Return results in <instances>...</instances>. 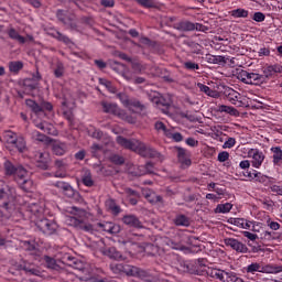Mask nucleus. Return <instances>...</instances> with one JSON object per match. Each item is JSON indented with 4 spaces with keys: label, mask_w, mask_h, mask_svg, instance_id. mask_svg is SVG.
Returning a JSON list of instances; mask_svg holds the SVG:
<instances>
[{
    "label": "nucleus",
    "mask_w": 282,
    "mask_h": 282,
    "mask_svg": "<svg viewBox=\"0 0 282 282\" xmlns=\"http://www.w3.org/2000/svg\"><path fill=\"white\" fill-rule=\"evenodd\" d=\"M68 215L65 216L66 226L76 228V230H83L84 232H93L94 225L89 221V213L78 207H69L67 209Z\"/></svg>",
    "instance_id": "1"
},
{
    "label": "nucleus",
    "mask_w": 282,
    "mask_h": 282,
    "mask_svg": "<svg viewBox=\"0 0 282 282\" xmlns=\"http://www.w3.org/2000/svg\"><path fill=\"white\" fill-rule=\"evenodd\" d=\"M110 270L113 274H126L127 276H138L141 281L151 282L152 276L142 269L133 267L131 264L111 263Z\"/></svg>",
    "instance_id": "2"
},
{
    "label": "nucleus",
    "mask_w": 282,
    "mask_h": 282,
    "mask_svg": "<svg viewBox=\"0 0 282 282\" xmlns=\"http://www.w3.org/2000/svg\"><path fill=\"white\" fill-rule=\"evenodd\" d=\"M121 147H123V149L134 151V153H138L142 158H158L159 162H162L164 160V156H162L160 152L151 148H147V145H144V143L142 142H122Z\"/></svg>",
    "instance_id": "3"
},
{
    "label": "nucleus",
    "mask_w": 282,
    "mask_h": 282,
    "mask_svg": "<svg viewBox=\"0 0 282 282\" xmlns=\"http://www.w3.org/2000/svg\"><path fill=\"white\" fill-rule=\"evenodd\" d=\"M15 197L17 193L14 188L8 187L3 181H0V206L4 208V210H9V213L14 210V208H17Z\"/></svg>",
    "instance_id": "4"
},
{
    "label": "nucleus",
    "mask_w": 282,
    "mask_h": 282,
    "mask_svg": "<svg viewBox=\"0 0 282 282\" xmlns=\"http://www.w3.org/2000/svg\"><path fill=\"white\" fill-rule=\"evenodd\" d=\"M246 272L248 274H256V272H260L262 274H278V272H282V264L272 267L270 264L263 265L261 262H253L246 267Z\"/></svg>",
    "instance_id": "5"
},
{
    "label": "nucleus",
    "mask_w": 282,
    "mask_h": 282,
    "mask_svg": "<svg viewBox=\"0 0 282 282\" xmlns=\"http://www.w3.org/2000/svg\"><path fill=\"white\" fill-rule=\"evenodd\" d=\"M224 96L226 100L231 105H235V107H248V98L234 88H225Z\"/></svg>",
    "instance_id": "6"
},
{
    "label": "nucleus",
    "mask_w": 282,
    "mask_h": 282,
    "mask_svg": "<svg viewBox=\"0 0 282 282\" xmlns=\"http://www.w3.org/2000/svg\"><path fill=\"white\" fill-rule=\"evenodd\" d=\"M56 17L63 25L68 28V30H74L78 32V22L76 20V14L65 11V10H57Z\"/></svg>",
    "instance_id": "7"
},
{
    "label": "nucleus",
    "mask_w": 282,
    "mask_h": 282,
    "mask_svg": "<svg viewBox=\"0 0 282 282\" xmlns=\"http://www.w3.org/2000/svg\"><path fill=\"white\" fill-rule=\"evenodd\" d=\"M37 129H41V132H37V142H56V140L47 137V135H54L56 133V129L52 123H47L46 121L41 122L37 124Z\"/></svg>",
    "instance_id": "8"
},
{
    "label": "nucleus",
    "mask_w": 282,
    "mask_h": 282,
    "mask_svg": "<svg viewBox=\"0 0 282 282\" xmlns=\"http://www.w3.org/2000/svg\"><path fill=\"white\" fill-rule=\"evenodd\" d=\"M15 177V182L25 191L26 193H30L32 191V181L28 180V171L23 167H17L15 174H13Z\"/></svg>",
    "instance_id": "9"
},
{
    "label": "nucleus",
    "mask_w": 282,
    "mask_h": 282,
    "mask_svg": "<svg viewBox=\"0 0 282 282\" xmlns=\"http://www.w3.org/2000/svg\"><path fill=\"white\" fill-rule=\"evenodd\" d=\"M37 228L43 235H54L58 230V224L54 220L43 218L37 220Z\"/></svg>",
    "instance_id": "10"
},
{
    "label": "nucleus",
    "mask_w": 282,
    "mask_h": 282,
    "mask_svg": "<svg viewBox=\"0 0 282 282\" xmlns=\"http://www.w3.org/2000/svg\"><path fill=\"white\" fill-rule=\"evenodd\" d=\"M224 243L225 246H227V248H231L232 250L241 254H246V252H248V246H246L243 242L239 241L238 239L225 238Z\"/></svg>",
    "instance_id": "11"
},
{
    "label": "nucleus",
    "mask_w": 282,
    "mask_h": 282,
    "mask_svg": "<svg viewBox=\"0 0 282 282\" xmlns=\"http://www.w3.org/2000/svg\"><path fill=\"white\" fill-rule=\"evenodd\" d=\"M96 230H98V232H108L109 235H118L121 228H120V225L105 221V223H98Z\"/></svg>",
    "instance_id": "12"
},
{
    "label": "nucleus",
    "mask_w": 282,
    "mask_h": 282,
    "mask_svg": "<svg viewBox=\"0 0 282 282\" xmlns=\"http://www.w3.org/2000/svg\"><path fill=\"white\" fill-rule=\"evenodd\" d=\"M151 101L153 102V105H156V107L161 109L163 113H169V109L171 107V100L164 98L163 96L154 95L153 97H151Z\"/></svg>",
    "instance_id": "13"
},
{
    "label": "nucleus",
    "mask_w": 282,
    "mask_h": 282,
    "mask_svg": "<svg viewBox=\"0 0 282 282\" xmlns=\"http://www.w3.org/2000/svg\"><path fill=\"white\" fill-rule=\"evenodd\" d=\"M177 159L182 169H188V166L193 164L191 161V152H186V150L182 148H177Z\"/></svg>",
    "instance_id": "14"
},
{
    "label": "nucleus",
    "mask_w": 282,
    "mask_h": 282,
    "mask_svg": "<svg viewBox=\"0 0 282 282\" xmlns=\"http://www.w3.org/2000/svg\"><path fill=\"white\" fill-rule=\"evenodd\" d=\"M46 34H48V36H52L53 39H56V41H58L59 43H64V45H72V40L69 39V36L61 33L56 29H48Z\"/></svg>",
    "instance_id": "15"
},
{
    "label": "nucleus",
    "mask_w": 282,
    "mask_h": 282,
    "mask_svg": "<svg viewBox=\"0 0 282 282\" xmlns=\"http://www.w3.org/2000/svg\"><path fill=\"white\" fill-rule=\"evenodd\" d=\"M275 74H282L281 64H274L264 67L262 74L264 82L268 80V78H272V76H274Z\"/></svg>",
    "instance_id": "16"
},
{
    "label": "nucleus",
    "mask_w": 282,
    "mask_h": 282,
    "mask_svg": "<svg viewBox=\"0 0 282 282\" xmlns=\"http://www.w3.org/2000/svg\"><path fill=\"white\" fill-rule=\"evenodd\" d=\"M104 113H111L112 116H118L120 113V108L117 104L109 102L106 100L100 101Z\"/></svg>",
    "instance_id": "17"
},
{
    "label": "nucleus",
    "mask_w": 282,
    "mask_h": 282,
    "mask_svg": "<svg viewBox=\"0 0 282 282\" xmlns=\"http://www.w3.org/2000/svg\"><path fill=\"white\" fill-rule=\"evenodd\" d=\"M229 224L237 226V228H242L243 230H250L254 226V221H250L246 218H230Z\"/></svg>",
    "instance_id": "18"
},
{
    "label": "nucleus",
    "mask_w": 282,
    "mask_h": 282,
    "mask_svg": "<svg viewBox=\"0 0 282 282\" xmlns=\"http://www.w3.org/2000/svg\"><path fill=\"white\" fill-rule=\"evenodd\" d=\"M128 109L132 113H144V111H147V105L135 98H131Z\"/></svg>",
    "instance_id": "19"
},
{
    "label": "nucleus",
    "mask_w": 282,
    "mask_h": 282,
    "mask_svg": "<svg viewBox=\"0 0 282 282\" xmlns=\"http://www.w3.org/2000/svg\"><path fill=\"white\" fill-rule=\"evenodd\" d=\"M54 111V106L52 102L41 100L40 102L36 104V113L37 116H41V113H44V116H47V112Z\"/></svg>",
    "instance_id": "20"
},
{
    "label": "nucleus",
    "mask_w": 282,
    "mask_h": 282,
    "mask_svg": "<svg viewBox=\"0 0 282 282\" xmlns=\"http://www.w3.org/2000/svg\"><path fill=\"white\" fill-rule=\"evenodd\" d=\"M251 155V166H253V169H260L263 164V160H265V155H263V152H259V150H252Z\"/></svg>",
    "instance_id": "21"
},
{
    "label": "nucleus",
    "mask_w": 282,
    "mask_h": 282,
    "mask_svg": "<svg viewBox=\"0 0 282 282\" xmlns=\"http://www.w3.org/2000/svg\"><path fill=\"white\" fill-rule=\"evenodd\" d=\"M175 30H178V32H194L195 31V23L188 21V20H183L174 25Z\"/></svg>",
    "instance_id": "22"
},
{
    "label": "nucleus",
    "mask_w": 282,
    "mask_h": 282,
    "mask_svg": "<svg viewBox=\"0 0 282 282\" xmlns=\"http://www.w3.org/2000/svg\"><path fill=\"white\" fill-rule=\"evenodd\" d=\"M102 254H105V257H109V259H115L116 261H124L122 253H120V251H118V249L115 247L104 249Z\"/></svg>",
    "instance_id": "23"
},
{
    "label": "nucleus",
    "mask_w": 282,
    "mask_h": 282,
    "mask_svg": "<svg viewBox=\"0 0 282 282\" xmlns=\"http://www.w3.org/2000/svg\"><path fill=\"white\" fill-rule=\"evenodd\" d=\"M204 58L210 65H226V57L223 55L206 54Z\"/></svg>",
    "instance_id": "24"
},
{
    "label": "nucleus",
    "mask_w": 282,
    "mask_h": 282,
    "mask_svg": "<svg viewBox=\"0 0 282 282\" xmlns=\"http://www.w3.org/2000/svg\"><path fill=\"white\" fill-rule=\"evenodd\" d=\"M142 195L150 202V204H155V202H162V196H158L155 192L151 189L143 188Z\"/></svg>",
    "instance_id": "25"
},
{
    "label": "nucleus",
    "mask_w": 282,
    "mask_h": 282,
    "mask_svg": "<svg viewBox=\"0 0 282 282\" xmlns=\"http://www.w3.org/2000/svg\"><path fill=\"white\" fill-rule=\"evenodd\" d=\"M122 221L126 224V226H131L132 228H142V223H140L138 217L133 215L124 216Z\"/></svg>",
    "instance_id": "26"
},
{
    "label": "nucleus",
    "mask_w": 282,
    "mask_h": 282,
    "mask_svg": "<svg viewBox=\"0 0 282 282\" xmlns=\"http://www.w3.org/2000/svg\"><path fill=\"white\" fill-rule=\"evenodd\" d=\"M265 83V77L258 73H249V85H263Z\"/></svg>",
    "instance_id": "27"
},
{
    "label": "nucleus",
    "mask_w": 282,
    "mask_h": 282,
    "mask_svg": "<svg viewBox=\"0 0 282 282\" xmlns=\"http://www.w3.org/2000/svg\"><path fill=\"white\" fill-rule=\"evenodd\" d=\"M50 166V154L47 152L40 153V160L37 161V169L46 171Z\"/></svg>",
    "instance_id": "28"
},
{
    "label": "nucleus",
    "mask_w": 282,
    "mask_h": 282,
    "mask_svg": "<svg viewBox=\"0 0 282 282\" xmlns=\"http://www.w3.org/2000/svg\"><path fill=\"white\" fill-rule=\"evenodd\" d=\"M165 138H167L169 140H173L174 142H182V140H184V135L175 131V129H169L167 131H165Z\"/></svg>",
    "instance_id": "29"
},
{
    "label": "nucleus",
    "mask_w": 282,
    "mask_h": 282,
    "mask_svg": "<svg viewBox=\"0 0 282 282\" xmlns=\"http://www.w3.org/2000/svg\"><path fill=\"white\" fill-rule=\"evenodd\" d=\"M218 111L220 113H228L229 116H234L235 118L239 116V110H237L235 107L227 106V105L218 106Z\"/></svg>",
    "instance_id": "30"
},
{
    "label": "nucleus",
    "mask_w": 282,
    "mask_h": 282,
    "mask_svg": "<svg viewBox=\"0 0 282 282\" xmlns=\"http://www.w3.org/2000/svg\"><path fill=\"white\" fill-rule=\"evenodd\" d=\"M207 274L212 279H216L217 281H223L224 282V276L226 274V271L220 270V269H208Z\"/></svg>",
    "instance_id": "31"
},
{
    "label": "nucleus",
    "mask_w": 282,
    "mask_h": 282,
    "mask_svg": "<svg viewBox=\"0 0 282 282\" xmlns=\"http://www.w3.org/2000/svg\"><path fill=\"white\" fill-rule=\"evenodd\" d=\"M230 210H232V204L225 203V204H218L216 206V208L214 209V213L216 215H219V214L226 215V214L230 213Z\"/></svg>",
    "instance_id": "32"
},
{
    "label": "nucleus",
    "mask_w": 282,
    "mask_h": 282,
    "mask_svg": "<svg viewBox=\"0 0 282 282\" xmlns=\"http://www.w3.org/2000/svg\"><path fill=\"white\" fill-rule=\"evenodd\" d=\"M250 14V12L246 9H234L230 11V17H232L234 19H248V15Z\"/></svg>",
    "instance_id": "33"
},
{
    "label": "nucleus",
    "mask_w": 282,
    "mask_h": 282,
    "mask_svg": "<svg viewBox=\"0 0 282 282\" xmlns=\"http://www.w3.org/2000/svg\"><path fill=\"white\" fill-rule=\"evenodd\" d=\"M198 88L210 98H219V91L210 89V87H208L207 85L199 83Z\"/></svg>",
    "instance_id": "34"
},
{
    "label": "nucleus",
    "mask_w": 282,
    "mask_h": 282,
    "mask_svg": "<svg viewBox=\"0 0 282 282\" xmlns=\"http://www.w3.org/2000/svg\"><path fill=\"white\" fill-rule=\"evenodd\" d=\"M236 77L241 83H245V85H249L250 82V73L248 70L243 69H237L236 70Z\"/></svg>",
    "instance_id": "35"
},
{
    "label": "nucleus",
    "mask_w": 282,
    "mask_h": 282,
    "mask_svg": "<svg viewBox=\"0 0 282 282\" xmlns=\"http://www.w3.org/2000/svg\"><path fill=\"white\" fill-rule=\"evenodd\" d=\"M126 194L128 195V200L130 202V204L132 206H135V204H138V199H140V193L131 188H127Z\"/></svg>",
    "instance_id": "36"
},
{
    "label": "nucleus",
    "mask_w": 282,
    "mask_h": 282,
    "mask_svg": "<svg viewBox=\"0 0 282 282\" xmlns=\"http://www.w3.org/2000/svg\"><path fill=\"white\" fill-rule=\"evenodd\" d=\"M21 69H23V62L15 61L9 63V72H11V74H19Z\"/></svg>",
    "instance_id": "37"
},
{
    "label": "nucleus",
    "mask_w": 282,
    "mask_h": 282,
    "mask_svg": "<svg viewBox=\"0 0 282 282\" xmlns=\"http://www.w3.org/2000/svg\"><path fill=\"white\" fill-rule=\"evenodd\" d=\"M99 85H102L104 87H106V89H108V91L110 94H116V91H118V89L116 88V86H113V84L111 83V80L106 79V78H99Z\"/></svg>",
    "instance_id": "38"
},
{
    "label": "nucleus",
    "mask_w": 282,
    "mask_h": 282,
    "mask_svg": "<svg viewBox=\"0 0 282 282\" xmlns=\"http://www.w3.org/2000/svg\"><path fill=\"white\" fill-rule=\"evenodd\" d=\"M118 118H120L121 120H124L126 122H129V124H135V118H133V116L127 113V111L124 110H119V115H117Z\"/></svg>",
    "instance_id": "39"
},
{
    "label": "nucleus",
    "mask_w": 282,
    "mask_h": 282,
    "mask_svg": "<svg viewBox=\"0 0 282 282\" xmlns=\"http://www.w3.org/2000/svg\"><path fill=\"white\" fill-rule=\"evenodd\" d=\"M186 45L192 54H202V45L199 43L189 41L186 43Z\"/></svg>",
    "instance_id": "40"
},
{
    "label": "nucleus",
    "mask_w": 282,
    "mask_h": 282,
    "mask_svg": "<svg viewBox=\"0 0 282 282\" xmlns=\"http://www.w3.org/2000/svg\"><path fill=\"white\" fill-rule=\"evenodd\" d=\"M1 140H3V142H17V133L11 130H7L3 132Z\"/></svg>",
    "instance_id": "41"
},
{
    "label": "nucleus",
    "mask_w": 282,
    "mask_h": 282,
    "mask_svg": "<svg viewBox=\"0 0 282 282\" xmlns=\"http://www.w3.org/2000/svg\"><path fill=\"white\" fill-rule=\"evenodd\" d=\"M260 238L262 241H274V239H278L279 237L274 231H262Z\"/></svg>",
    "instance_id": "42"
},
{
    "label": "nucleus",
    "mask_w": 282,
    "mask_h": 282,
    "mask_svg": "<svg viewBox=\"0 0 282 282\" xmlns=\"http://www.w3.org/2000/svg\"><path fill=\"white\" fill-rule=\"evenodd\" d=\"M174 224L176 226H191V220L188 219V217L184 216V215H178L176 216Z\"/></svg>",
    "instance_id": "43"
},
{
    "label": "nucleus",
    "mask_w": 282,
    "mask_h": 282,
    "mask_svg": "<svg viewBox=\"0 0 282 282\" xmlns=\"http://www.w3.org/2000/svg\"><path fill=\"white\" fill-rule=\"evenodd\" d=\"M8 35L13 40V41H18V43H25V37L21 36V34H19V32H17V30L14 29H10L8 31Z\"/></svg>",
    "instance_id": "44"
},
{
    "label": "nucleus",
    "mask_w": 282,
    "mask_h": 282,
    "mask_svg": "<svg viewBox=\"0 0 282 282\" xmlns=\"http://www.w3.org/2000/svg\"><path fill=\"white\" fill-rule=\"evenodd\" d=\"M82 182H83L84 186H88L89 188H91V186H94V180L91 178L90 171L85 172V174L82 177Z\"/></svg>",
    "instance_id": "45"
},
{
    "label": "nucleus",
    "mask_w": 282,
    "mask_h": 282,
    "mask_svg": "<svg viewBox=\"0 0 282 282\" xmlns=\"http://www.w3.org/2000/svg\"><path fill=\"white\" fill-rule=\"evenodd\" d=\"M68 261H70L69 265L70 268H74V270H83L85 268L83 261L76 258L68 257Z\"/></svg>",
    "instance_id": "46"
},
{
    "label": "nucleus",
    "mask_w": 282,
    "mask_h": 282,
    "mask_svg": "<svg viewBox=\"0 0 282 282\" xmlns=\"http://www.w3.org/2000/svg\"><path fill=\"white\" fill-rule=\"evenodd\" d=\"M239 278L237 276V273L230 271V272H226L225 271V275L223 278V282H239Z\"/></svg>",
    "instance_id": "47"
},
{
    "label": "nucleus",
    "mask_w": 282,
    "mask_h": 282,
    "mask_svg": "<svg viewBox=\"0 0 282 282\" xmlns=\"http://www.w3.org/2000/svg\"><path fill=\"white\" fill-rule=\"evenodd\" d=\"M117 98H119L120 102L128 109L129 105H131V98H129V95L124 93L117 94Z\"/></svg>",
    "instance_id": "48"
},
{
    "label": "nucleus",
    "mask_w": 282,
    "mask_h": 282,
    "mask_svg": "<svg viewBox=\"0 0 282 282\" xmlns=\"http://www.w3.org/2000/svg\"><path fill=\"white\" fill-rule=\"evenodd\" d=\"M273 153V162L274 164H279V162H282V150L281 148H272L271 149Z\"/></svg>",
    "instance_id": "49"
},
{
    "label": "nucleus",
    "mask_w": 282,
    "mask_h": 282,
    "mask_svg": "<svg viewBox=\"0 0 282 282\" xmlns=\"http://www.w3.org/2000/svg\"><path fill=\"white\" fill-rule=\"evenodd\" d=\"M184 69H187V72H197L199 69V64L195 62L187 61L183 63Z\"/></svg>",
    "instance_id": "50"
},
{
    "label": "nucleus",
    "mask_w": 282,
    "mask_h": 282,
    "mask_svg": "<svg viewBox=\"0 0 282 282\" xmlns=\"http://www.w3.org/2000/svg\"><path fill=\"white\" fill-rule=\"evenodd\" d=\"M140 239L139 236L133 235V234H129L128 235V239L123 240L124 246H127V243H131V246H137V248H140V246H138V240Z\"/></svg>",
    "instance_id": "51"
},
{
    "label": "nucleus",
    "mask_w": 282,
    "mask_h": 282,
    "mask_svg": "<svg viewBox=\"0 0 282 282\" xmlns=\"http://www.w3.org/2000/svg\"><path fill=\"white\" fill-rule=\"evenodd\" d=\"M65 74V66L63 63L58 62L56 65V68L54 69V76L55 78H63V75Z\"/></svg>",
    "instance_id": "52"
},
{
    "label": "nucleus",
    "mask_w": 282,
    "mask_h": 282,
    "mask_svg": "<svg viewBox=\"0 0 282 282\" xmlns=\"http://www.w3.org/2000/svg\"><path fill=\"white\" fill-rule=\"evenodd\" d=\"M253 182H259L260 184H265L268 182V176L261 174V172L256 171L253 175Z\"/></svg>",
    "instance_id": "53"
},
{
    "label": "nucleus",
    "mask_w": 282,
    "mask_h": 282,
    "mask_svg": "<svg viewBox=\"0 0 282 282\" xmlns=\"http://www.w3.org/2000/svg\"><path fill=\"white\" fill-rule=\"evenodd\" d=\"M53 153L55 155H65V147H63V143H55L53 145Z\"/></svg>",
    "instance_id": "54"
},
{
    "label": "nucleus",
    "mask_w": 282,
    "mask_h": 282,
    "mask_svg": "<svg viewBox=\"0 0 282 282\" xmlns=\"http://www.w3.org/2000/svg\"><path fill=\"white\" fill-rule=\"evenodd\" d=\"M4 169H6L7 175H15L17 173V167H14V165H12L10 161L4 162Z\"/></svg>",
    "instance_id": "55"
},
{
    "label": "nucleus",
    "mask_w": 282,
    "mask_h": 282,
    "mask_svg": "<svg viewBox=\"0 0 282 282\" xmlns=\"http://www.w3.org/2000/svg\"><path fill=\"white\" fill-rule=\"evenodd\" d=\"M44 261L46 263V267L50 268L51 270H56V268H58V265L56 264V260L53 258L45 256Z\"/></svg>",
    "instance_id": "56"
},
{
    "label": "nucleus",
    "mask_w": 282,
    "mask_h": 282,
    "mask_svg": "<svg viewBox=\"0 0 282 282\" xmlns=\"http://www.w3.org/2000/svg\"><path fill=\"white\" fill-rule=\"evenodd\" d=\"M252 20L256 21V23H263V21H265V14L261 11L254 12Z\"/></svg>",
    "instance_id": "57"
},
{
    "label": "nucleus",
    "mask_w": 282,
    "mask_h": 282,
    "mask_svg": "<svg viewBox=\"0 0 282 282\" xmlns=\"http://www.w3.org/2000/svg\"><path fill=\"white\" fill-rule=\"evenodd\" d=\"M270 189L272 193H275V195H281L282 196V182H278L275 184H272L270 186Z\"/></svg>",
    "instance_id": "58"
},
{
    "label": "nucleus",
    "mask_w": 282,
    "mask_h": 282,
    "mask_svg": "<svg viewBox=\"0 0 282 282\" xmlns=\"http://www.w3.org/2000/svg\"><path fill=\"white\" fill-rule=\"evenodd\" d=\"M89 135L91 138H94L95 140H102V131L98 130V129H93L88 131Z\"/></svg>",
    "instance_id": "59"
},
{
    "label": "nucleus",
    "mask_w": 282,
    "mask_h": 282,
    "mask_svg": "<svg viewBox=\"0 0 282 282\" xmlns=\"http://www.w3.org/2000/svg\"><path fill=\"white\" fill-rule=\"evenodd\" d=\"M217 138H219V142H235L234 138L228 137L227 134H224V132H217Z\"/></svg>",
    "instance_id": "60"
},
{
    "label": "nucleus",
    "mask_w": 282,
    "mask_h": 282,
    "mask_svg": "<svg viewBox=\"0 0 282 282\" xmlns=\"http://www.w3.org/2000/svg\"><path fill=\"white\" fill-rule=\"evenodd\" d=\"M154 128L156 129V131H162L164 135H166V131H169V129L166 128V124H164V122L162 121H158L154 124Z\"/></svg>",
    "instance_id": "61"
},
{
    "label": "nucleus",
    "mask_w": 282,
    "mask_h": 282,
    "mask_svg": "<svg viewBox=\"0 0 282 282\" xmlns=\"http://www.w3.org/2000/svg\"><path fill=\"white\" fill-rule=\"evenodd\" d=\"M194 30H196V32H208V30H210L209 26L204 25L202 23H194Z\"/></svg>",
    "instance_id": "62"
},
{
    "label": "nucleus",
    "mask_w": 282,
    "mask_h": 282,
    "mask_svg": "<svg viewBox=\"0 0 282 282\" xmlns=\"http://www.w3.org/2000/svg\"><path fill=\"white\" fill-rule=\"evenodd\" d=\"M110 162H113V164H124V158L118 154H113L112 156H110Z\"/></svg>",
    "instance_id": "63"
},
{
    "label": "nucleus",
    "mask_w": 282,
    "mask_h": 282,
    "mask_svg": "<svg viewBox=\"0 0 282 282\" xmlns=\"http://www.w3.org/2000/svg\"><path fill=\"white\" fill-rule=\"evenodd\" d=\"M142 8H153V0H135Z\"/></svg>",
    "instance_id": "64"
}]
</instances>
